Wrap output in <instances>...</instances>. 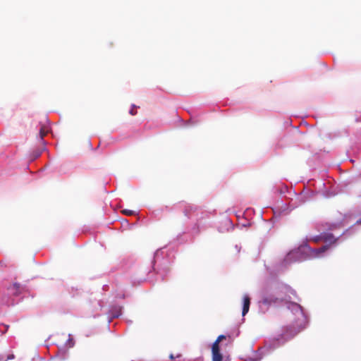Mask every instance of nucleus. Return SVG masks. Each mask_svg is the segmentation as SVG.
Segmentation results:
<instances>
[{"label": "nucleus", "mask_w": 361, "mask_h": 361, "mask_svg": "<svg viewBox=\"0 0 361 361\" xmlns=\"http://www.w3.org/2000/svg\"><path fill=\"white\" fill-rule=\"evenodd\" d=\"M225 338H226L225 336H224V335H221V336H219L217 338V339L215 341V342H216V343H219V342H220L221 340L225 339Z\"/></svg>", "instance_id": "nucleus-13"}, {"label": "nucleus", "mask_w": 361, "mask_h": 361, "mask_svg": "<svg viewBox=\"0 0 361 361\" xmlns=\"http://www.w3.org/2000/svg\"><path fill=\"white\" fill-rule=\"evenodd\" d=\"M212 353H220L219 343L214 342L212 348Z\"/></svg>", "instance_id": "nucleus-9"}, {"label": "nucleus", "mask_w": 361, "mask_h": 361, "mask_svg": "<svg viewBox=\"0 0 361 361\" xmlns=\"http://www.w3.org/2000/svg\"><path fill=\"white\" fill-rule=\"evenodd\" d=\"M329 249V245H323L319 249H312L309 247L311 255L314 257H319L321 254L326 252Z\"/></svg>", "instance_id": "nucleus-3"}, {"label": "nucleus", "mask_w": 361, "mask_h": 361, "mask_svg": "<svg viewBox=\"0 0 361 361\" xmlns=\"http://www.w3.org/2000/svg\"><path fill=\"white\" fill-rule=\"evenodd\" d=\"M294 255V252H290L288 254L287 257H286V260H288L289 259H290V257Z\"/></svg>", "instance_id": "nucleus-14"}, {"label": "nucleus", "mask_w": 361, "mask_h": 361, "mask_svg": "<svg viewBox=\"0 0 361 361\" xmlns=\"http://www.w3.org/2000/svg\"><path fill=\"white\" fill-rule=\"evenodd\" d=\"M250 305V298L248 295H245L243 298V316H245L249 311Z\"/></svg>", "instance_id": "nucleus-5"}, {"label": "nucleus", "mask_w": 361, "mask_h": 361, "mask_svg": "<svg viewBox=\"0 0 361 361\" xmlns=\"http://www.w3.org/2000/svg\"><path fill=\"white\" fill-rule=\"evenodd\" d=\"M322 240L328 243L327 245L330 246L331 245L336 243L337 238H336L331 233H326L323 235Z\"/></svg>", "instance_id": "nucleus-4"}, {"label": "nucleus", "mask_w": 361, "mask_h": 361, "mask_svg": "<svg viewBox=\"0 0 361 361\" xmlns=\"http://www.w3.org/2000/svg\"><path fill=\"white\" fill-rule=\"evenodd\" d=\"M169 358H170L171 360H173V359L175 358V357H174V355H173V354H171V355H169Z\"/></svg>", "instance_id": "nucleus-15"}, {"label": "nucleus", "mask_w": 361, "mask_h": 361, "mask_svg": "<svg viewBox=\"0 0 361 361\" xmlns=\"http://www.w3.org/2000/svg\"><path fill=\"white\" fill-rule=\"evenodd\" d=\"M223 357L221 353H212V361H222Z\"/></svg>", "instance_id": "nucleus-8"}, {"label": "nucleus", "mask_w": 361, "mask_h": 361, "mask_svg": "<svg viewBox=\"0 0 361 361\" xmlns=\"http://www.w3.org/2000/svg\"><path fill=\"white\" fill-rule=\"evenodd\" d=\"M137 106L135 105L132 106V109L130 110L129 113L132 116H135L137 114V110L135 109Z\"/></svg>", "instance_id": "nucleus-10"}, {"label": "nucleus", "mask_w": 361, "mask_h": 361, "mask_svg": "<svg viewBox=\"0 0 361 361\" xmlns=\"http://www.w3.org/2000/svg\"><path fill=\"white\" fill-rule=\"evenodd\" d=\"M195 209H196V208L194 207L188 206L185 208L183 212H184L185 215L188 217L190 216V213L192 212H194Z\"/></svg>", "instance_id": "nucleus-7"}, {"label": "nucleus", "mask_w": 361, "mask_h": 361, "mask_svg": "<svg viewBox=\"0 0 361 361\" xmlns=\"http://www.w3.org/2000/svg\"><path fill=\"white\" fill-rule=\"evenodd\" d=\"M282 301L283 299L279 298L271 287L267 286L263 289L259 302L267 307H269Z\"/></svg>", "instance_id": "nucleus-1"}, {"label": "nucleus", "mask_w": 361, "mask_h": 361, "mask_svg": "<svg viewBox=\"0 0 361 361\" xmlns=\"http://www.w3.org/2000/svg\"><path fill=\"white\" fill-rule=\"evenodd\" d=\"M322 238H323V235H318V236L314 237L312 238V240L314 242H315V243H318L319 241L322 240Z\"/></svg>", "instance_id": "nucleus-12"}, {"label": "nucleus", "mask_w": 361, "mask_h": 361, "mask_svg": "<svg viewBox=\"0 0 361 361\" xmlns=\"http://www.w3.org/2000/svg\"><path fill=\"white\" fill-rule=\"evenodd\" d=\"M7 290L10 295L17 296L22 293L23 287L20 283L15 282L7 287Z\"/></svg>", "instance_id": "nucleus-2"}, {"label": "nucleus", "mask_w": 361, "mask_h": 361, "mask_svg": "<svg viewBox=\"0 0 361 361\" xmlns=\"http://www.w3.org/2000/svg\"><path fill=\"white\" fill-rule=\"evenodd\" d=\"M49 126H47V125L45 124H43L40 126V128H39V138L41 140H42L44 138V137L45 135H47V133H49Z\"/></svg>", "instance_id": "nucleus-6"}, {"label": "nucleus", "mask_w": 361, "mask_h": 361, "mask_svg": "<svg viewBox=\"0 0 361 361\" xmlns=\"http://www.w3.org/2000/svg\"><path fill=\"white\" fill-rule=\"evenodd\" d=\"M123 214L127 215V216H131L134 214V212L132 211V210H128V209H124L122 211Z\"/></svg>", "instance_id": "nucleus-11"}, {"label": "nucleus", "mask_w": 361, "mask_h": 361, "mask_svg": "<svg viewBox=\"0 0 361 361\" xmlns=\"http://www.w3.org/2000/svg\"><path fill=\"white\" fill-rule=\"evenodd\" d=\"M357 223L361 224V219L360 221H358Z\"/></svg>", "instance_id": "nucleus-16"}]
</instances>
